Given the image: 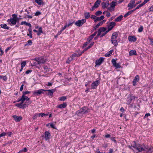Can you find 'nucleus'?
<instances>
[{"label":"nucleus","instance_id":"obj_1","mask_svg":"<svg viewBox=\"0 0 153 153\" xmlns=\"http://www.w3.org/2000/svg\"><path fill=\"white\" fill-rule=\"evenodd\" d=\"M128 147L132 150L134 149L137 152L144 151L147 153H151L153 152V147L136 144L135 141L133 142L131 146H128Z\"/></svg>","mask_w":153,"mask_h":153},{"label":"nucleus","instance_id":"obj_2","mask_svg":"<svg viewBox=\"0 0 153 153\" xmlns=\"http://www.w3.org/2000/svg\"><path fill=\"white\" fill-rule=\"evenodd\" d=\"M89 112V110L88 108L85 107H83L80 109L79 110L76 112V114L78 115H79L80 114L82 113L83 114H86Z\"/></svg>","mask_w":153,"mask_h":153},{"label":"nucleus","instance_id":"obj_3","mask_svg":"<svg viewBox=\"0 0 153 153\" xmlns=\"http://www.w3.org/2000/svg\"><path fill=\"white\" fill-rule=\"evenodd\" d=\"M135 99V96L128 95L127 99V104L128 105H130L132 102L134 101Z\"/></svg>","mask_w":153,"mask_h":153},{"label":"nucleus","instance_id":"obj_4","mask_svg":"<svg viewBox=\"0 0 153 153\" xmlns=\"http://www.w3.org/2000/svg\"><path fill=\"white\" fill-rule=\"evenodd\" d=\"M34 60L36 61L38 64H43L45 62V60L42 57L35 58Z\"/></svg>","mask_w":153,"mask_h":153},{"label":"nucleus","instance_id":"obj_5","mask_svg":"<svg viewBox=\"0 0 153 153\" xmlns=\"http://www.w3.org/2000/svg\"><path fill=\"white\" fill-rule=\"evenodd\" d=\"M86 21V20L85 19L78 20L75 22V24L76 26L80 27L82 26L84 23H85Z\"/></svg>","mask_w":153,"mask_h":153},{"label":"nucleus","instance_id":"obj_6","mask_svg":"<svg viewBox=\"0 0 153 153\" xmlns=\"http://www.w3.org/2000/svg\"><path fill=\"white\" fill-rule=\"evenodd\" d=\"M30 99L27 96H25V95L22 94V97L19 98L17 101V102H19L20 101H22V103H24V101L25 100H29Z\"/></svg>","mask_w":153,"mask_h":153},{"label":"nucleus","instance_id":"obj_7","mask_svg":"<svg viewBox=\"0 0 153 153\" xmlns=\"http://www.w3.org/2000/svg\"><path fill=\"white\" fill-rule=\"evenodd\" d=\"M17 19L14 18H10L7 20L9 24L11 25H16L17 22Z\"/></svg>","mask_w":153,"mask_h":153},{"label":"nucleus","instance_id":"obj_8","mask_svg":"<svg viewBox=\"0 0 153 153\" xmlns=\"http://www.w3.org/2000/svg\"><path fill=\"white\" fill-rule=\"evenodd\" d=\"M100 83V82L99 80H96L91 85V88L92 89L96 88Z\"/></svg>","mask_w":153,"mask_h":153},{"label":"nucleus","instance_id":"obj_9","mask_svg":"<svg viewBox=\"0 0 153 153\" xmlns=\"http://www.w3.org/2000/svg\"><path fill=\"white\" fill-rule=\"evenodd\" d=\"M116 23L114 22H111L108 25V28L107 30L109 32L111 30L113 27L116 25Z\"/></svg>","mask_w":153,"mask_h":153},{"label":"nucleus","instance_id":"obj_10","mask_svg":"<svg viewBox=\"0 0 153 153\" xmlns=\"http://www.w3.org/2000/svg\"><path fill=\"white\" fill-rule=\"evenodd\" d=\"M135 1L134 0H131L130 2L128 4V7H129V10L132 9L133 7H135L136 5L135 4Z\"/></svg>","mask_w":153,"mask_h":153},{"label":"nucleus","instance_id":"obj_11","mask_svg":"<svg viewBox=\"0 0 153 153\" xmlns=\"http://www.w3.org/2000/svg\"><path fill=\"white\" fill-rule=\"evenodd\" d=\"M106 28L105 27H102L100 28L98 30V34H97V36H99L102 33L105 32L106 31Z\"/></svg>","mask_w":153,"mask_h":153},{"label":"nucleus","instance_id":"obj_12","mask_svg":"<svg viewBox=\"0 0 153 153\" xmlns=\"http://www.w3.org/2000/svg\"><path fill=\"white\" fill-rule=\"evenodd\" d=\"M112 64L114 67L116 68H118L121 67V66L119 63H117L116 60L114 59H113L111 61Z\"/></svg>","mask_w":153,"mask_h":153},{"label":"nucleus","instance_id":"obj_13","mask_svg":"<svg viewBox=\"0 0 153 153\" xmlns=\"http://www.w3.org/2000/svg\"><path fill=\"white\" fill-rule=\"evenodd\" d=\"M46 91V90L43 89H40L37 91H34L33 92V94L36 95L38 96L43 93V91Z\"/></svg>","mask_w":153,"mask_h":153},{"label":"nucleus","instance_id":"obj_14","mask_svg":"<svg viewBox=\"0 0 153 153\" xmlns=\"http://www.w3.org/2000/svg\"><path fill=\"white\" fill-rule=\"evenodd\" d=\"M23 103H22V101H21V103H17L15 104V105L18 108H24L25 107V106L26 105V104L25 103L23 104Z\"/></svg>","mask_w":153,"mask_h":153},{"label":"nucleus","instance_id":"obj_15","mask_svg":"<svg viewBox=\"0 0 153 153\" xmlns=\"http://www.w3.org/2000/svg\"><path fill=\"white\" fill-rule=\"evenodd\" d=\"M128 40L130 42H134L137 41V38L135 36H129L128 38Z\"/></svg>","mask_w":153,"mask_h":153},{"label":"nucleus","instance_id":"obj_16","mask_svg":"<svg viewBox=\"0 0 153 153\" xmlns=\"http://www.w3.org/2000/svg\"><path fill=\"white\" fill-rule=\"evenodd\" d=\"M104 58L103 57H101L98 59L96 60L95 62V64L96 65H100L104 61Z\"/></svg>","mask_w":153,"mask_h":153},{"label":"nucleus","instance_id":"obj_17","mask_svg":"<svg viewBox=\"0 0 153 153\" xmlns=\"http://www.w3.org/2000/svg\"><path fill=\"white\" fill-rule=\"evenodd\" d=\"M139 79L140 78L139 76L138 75H136L132 82L133 85V86H135L136 85V83L139 81Z\"/></svg>","mask_w":153,"mask_h":153},{"label":"nucleus","instance_id":"obj_18","mask_svg":"<svg viewBox=\"0 0 153 153\" xmlns=\"http://www.w3.org/2000/svg\"><path fill=\"white\" fill-rule=\"evenodd\" d=\"M111 41L112 44H113L115 46H117L118 45V42L117 39L113 37H111Z\"/></svg>","mask_w":153,"mask_h":153},{"label":"nucleus","instance_id":"obj_19","mask_svg":"<svg viewBox=\"0 0 153 153\" xmlns=\"http://www.w3.org/2000/svg\"><path fill=\"white\" fill-rule=\"evenodd\" d=\"M16 122H19L21 120L22 118L21 116L18 117L16 115H14L13 116Z\"/></svg>","mask_w":153,"mask_h":153},{"label":"nucleus","instance_id":"obj_20","mask_svg":"<svg viewBox=\"0 0 153 153\" xmlns=\"http://www.w3.org/2000/svg\"><path fill=\"white\" fill-rule=\"evenodd\" d=\"M45 139L46 140H48L50 139V137L51 136L50 133L49 132L46 131L45 132Z\"/></svg>","mask_w":153,"mask_h":153},{"label":"nucleus","instance_id":"obj_21","mask_svg":"<svg viewBox=\"0 0 153 153\" xmlns=\"http://www.w3.org/2000/svg\"><path fill=\"white\" fill-rule=\"evenodd\" d=\"M67 105V103L63 102L62 104H61L57 106V107L59 108H65Z\"/></svg>","mask_w":153,"mask_h":153},{"label":"nucleus","instance_id":"obj_22","mask_svg":"<svg viewBox=\"0 0 153 153\" xmlns=\"http://www.w3.org/2000/svg\"><path fill=\"white\" fill-rule=\"evenodd\" d=\"M48 91V92L47 93V94L48 95L52 96L53 94V93L55 91V90L54 89H52L51 90H46Z\"/></svg>","mask_w":153,"mask_h":153},{"label":"nucleus","instance_id":"obj_23","mask_svg":"<svg viewBox=\"0 0 153 153\" xmlns=\"http://www.w3.org/2000/svg\"><path fill=\"white\" fill-rule=\"evenodd\" d=\"M101 2L100 0H97L94 3V6L96 7L97 8L99 6Z\"/></svg>","mask_w":153,"mask_h":153},{"label":"nucleus","instance_id":"obj_24","mask_svg":"<svg viewBox=\"0 0 153 153\" xmlns=\"http://www.w3.org/2000/svg\"><path fill=\"white\" fill-rule=\"evenodd\" d=\"M129 55L132 56L133 55H136L137 53L136 51L135 50H131L129 51Z\"/></svg>","mask_w":153,"mask_h":153},{"label":"nucleus","instance_id":"obj_25","mask_svg":"<svg viewBox=\"0 0 153 153\" xmlns=\"http://www.w3.org/2000/svg\"><path fill=\"white\" fill-rule=\"evenodd\" d=\"M113 52V50H112L110 51L107 52L105 54V56L106 57H109L112 54V52Z\"/></svg>","mask_w":153,"mask_h":153},{"label":"nucleus","instance_id":"obj_26","mask_svg":"<svg viewBox=\"0 0 153 153\" xmlns=\"http://www.w3.org/2000/svg\"><path fill=\"white\" fill-rule=\"evenodd\" d=\"M90 16L91 15L90 13L88 12H86L84 13L85 17V19H88L90 17Z\"/></svg>","mask_w":153,"mask_h":153},{"label":"nucleus","instance_id":"obj_27","mask_svg":"<svg viewBox=\"0 0 153 153\" xmlns=\"http://www.w3.org/2000/svg\"><path fill=\"white\" fill-rule=\"evenodd\" d=\"M35 1L39 5H41L44 4V3L43 1H41L40 0H35Z\"/></svg>","mask_w":153,"mask_h":153},{"label":"nucleus","instance_id":"obj_28","mask_svg":"<svg viewBox=\"0 0 153 153\" xmlns=\"http://www.w3.org/2000/svg\"><path fill=\"white\" fill-rule=\"evenodd\" d=\"M123 17L122 15H120L115 20V21L117 22H120L122 20Z\"/></svg>","mask_w":153,"mask_h":153},{"label":"nucleus","instance_id":"obj_29","mask_svg":"<svg viewBox=\"0 0 153 153\" xmlns=\"http://www.w3.org/2000/svg\"><path fill=\"white\" fill-rule=\"evenodd\" d=\"M0 26L2 28H3L4 29L8 30L9 28V27L7 26L6 24H1L0 25Z\"/></svg>","mask_w":153,"mask_h":153},{"label":"nucleus","instance_id":"obj_30","mask_svg":"<svg viewBox=\"0 0 153 153\" xmlns=\"http://www.w3.org/2000/svg\"><path fill=\"white\" fill-rule=\"evenodd\" d=\"M118 35V33L117 32H114V33L111 36L112 37H113L114 38L116 39H117V36Z\"/></svg>","mask_w":153,"mask_h":153},{"label":"nucleus","instance_id":"obj_31","mask_svg":"<svg viewBox=\"0 0 153 153\" xmlns=\"http://www.w3.org/2000/svg\"><path fill=\"white\" fill-rule=\"evenodd\" d=\"M91 18L92 19H94L95 22H96L97 21V17L94 15H91Z\"/></svg>","mask_w":153,"mask_h":153},{"label":"nucleus","instance_id":"obj_32","mask_svg":"<svg viewBox=\"0 0 153 153\" xmlns=\"http://www.w3.org/2000/svg\"><path fill=\"white\" fill-rule=\"evenodd\" d=\"M94 43V42H91L87 48H86L84 49V51H86L88 49H89V48H91L92 47V46L93 45Z\"/></svg>","mask_w":153,"mask_h":153},{"label":"nucleus","instance_id":"obj_33","mask_svg":"<svg viewBox=\"0 0 153 153\" xmlns=\"http://www.w3.org/2000/svg\"><path fill=\"white\" fill-rule=\"evenodd\" d=\"M48 115V114H45L43 113H39V117L41 116L42 117L47 116Z\"/></svg>","mask_w":153,"mask_h":153},{"label":"nucleus","instance_id":"obj_34","mask_svg":"<svg viewBox=\"0 0 153 153\" xmlns=\"http://www.w3.org/2000/svg\"><path fill=\"white\" fill-rule=\"evenodd\" d=\"M116 5V2L112 1L110 4V6L111 7L114 8L115 7Z\"/></svg>","mask_w":153,"mask_h":153},{"label":"nucleus","instance_id":"obj_35","mask_svg":"<svg viewBox=\"0 0 153 153\" xmlns=\"http://www.w3.org/2000/svg\"><path fill=\"white\" fill-rule=\"evenodd\" d=\"M67 99L66 96H62L59 98V100L60 101H64Z\"/></svg>","mask_w":153,"mask_h":153},{"label":"nucleus","instance_id":"obj_36","mask_svg":"<svg viewBox=\"0 0 153 153\" xmlns=\"http://www.w3.org/2000/svg\"><path fill=\"white\" fill-rule=\"evenodd\" d=\"M27 101L25 102V103L26 104V105L25 106V107H27L30 104H31L32 103V101L30 100H27Z\"/></svg>","mask_w":153,"mask_h":153},{"label":"nucleus","instance_id":"obj_37","mask_svg":"<svg viewBox=\"0 0 153 153\" xmlns=\"http://www.w3.org/2000/svg\"><path fill=\"white\" fill-rule=\"evenodd\" d=\"M143 26H141L139 28L138 30V31L139 32H141L143 31Z\"/></svg>","mask_w":153,"mask_h":153},{"label":"nucleus","instance_id":"obj_38","mask_svg":"<svg viewBox=\"0 0 153 153\" xmlns=\"http://www.w3.org/2000/svg\"><path fill=\"white\" fill-rule=\"evenodd\" d=\"M97 21H100L103 20L104 19V16L102 15L100 17H97Z\"/></svg>","mask_w":153,"mask_h":153},{"label":"nucleus","instance_id":"obj_39","mask_svg":"<svg viewBox=\"0 0 153 153\" xmlns=\"http://www.w3.org/2000/svg\"><path fill=\"white\" fill-rule=\"evenodd\" d=\"M74 22L72 20V21H71V22H70L69 23V24H66L67 26V27H68L70 26H72V25L73 24H74Z\"/></svg>","mask_w":153,"mask_h":153},{"label":"nucleus","instance_id":"obj_40","mask_svg":"<svg viewBox=\"0 0 153 153\" xmlns=\"http://www.w3.org/2000/svg\"><path fill=\"white\" fill-rule=\"evenodd\" d=\"M102 13V12L100 11H98L96 12L95 13V15L96 16H99L101 15Z\"/></svg>","mask_w":153,"mask_h":153},{"label":"nucleus","instance_id":"obj_41","mask_svg":"<svg viewBox=\"0 0 153 153\" xmlns=\"http://www.w3.org/2000/svg\"><path fill=\"white\" fill-rule=\"evenodd\" d=\"M26 61H23L21 63V67L24 68V67L26 65Z\"/></svg>","mask_w":153,"mask_h":153},{"label":"nucleus","instance_id":"obj_42","mask_svg":"<svg viewBox=\"0 0 153 153\" xmlns=\"http://www.w3.org/2000/svg\"><path fill=\"white\" fill-rule=\"evenodd\" d=\"M102 24V22H100L94 27V29H96L97 28H98Z\"/></svg>","mask_w":153,"mask_h":153},{"label":"nucleus","instance_id":"obj_43","mask_svg":"<svg viewBox=\"0 0 153 153\" xmlns=\"http://www.w3.org/2000/svg\"><path fill=\"white\" fill-rule=\"evenodd\" d=\"M38 117H39V113H36L34 114L33 117V119L34 120L36 119Z\"/></svg>","mask_w":153,"mask_h":153},{"label":"nucleus","instance_id":"obj_44","mask_svg":"<svg viewBox=\"0 0 153 153\" xmlns=\"http://www.w3.org/2000/svg\"><path fill=\"white\" fill-rule=\"evenodd\" d=\"M27 43L25 45H31L32 44V42L31 40H29L27 41Z\"/></svg>","mask_w":153,"mask_h":153},{"label":"nucleus","instance_id":"obj_45","mask_svg":"<svg viewBox=\"0 0 153 153\" xmlns=\"http://www.w3.org/2000/svg\"><path fill=\"white\" fill-rule=\"evenodd\" d=\"M131 13L130 11H128L127 13H126L124 16L125 18H126L130 14H131Z\"/></svg>","mask_w":153,"mask_h":153},{"label":"nucleus","instance_id":"obj_46","mask_svg":"<svg viewBox=\"0 0 153 153\" xmlns=\"http://www.w3.org/2000/svg\"><path fill=\"white\" fill-rule=\"evenodd\" d=\"M148 39L150 40V45H153V39L149 37L148 38Z\"/></svg>","mask_w":153,"mask_h":153},{"label":"nucleus","instance_id":"obj_47","mask_svg":"<svg viewBox=\"0 0 153 153\" xmlns=\"http://www.w3.org/2000/svg\"><path fill=\"white\" fill-rule=\"evenodd\" d=\"M0 76L1 77L0 78V79H2L3 80L5 81H6L7 80V77L6 76H2L0 75Z\"/></svg>","mask_w":153,"mask_h":153},{"label":"nucleus","instance_id":"obj_48","mask_svg":"<svg viewBox=\"0 0 153 153\" xmlns=\"http://www.w3.org/2000/svg\"><path fill=\"white\" fill-rule=\"evenodd\" d=\"M109 32L107 30L104 33H102V34H101L100 36V37H102L104 36L107 33Z\"/></svg>","mask_w":153,"mask_h":153},{"label":"nucleus","instance_id":"obj_49","mask_svg":"<svg viewBox=\"0 0 153 153\" xmlns=\"http://www.w3.org/2000/svg\"><path fill=\"white\" fill-rule=\"evenodd\" d=\"M41 14V13L39 11H37L35 14V16H38Z\"/></svg>","mask_w":153,"mask_h":153},{"label":"nucleus","instance_id":"obj_50","mask_svg":"<svg viewBox=\"0 0 153 153\" xmlns=\"http://www.w3.org/2000/svg\"><path fill=\"white\" fill-rule=\"evenodd\" d=\"M94 37L92 35L89 36L88 39V41L90 42V41H91Z\"/></svg>","mask_w":153,"mask_h":153},{"label":"nucleus","instance_id":"obj_51","mask_svg":"<svg viewBox=\"0 0 153 153\" xmlns=\"http://www.w3.org/2000/svg\"><path fill=\"white\" fill-rule=\"evenodd\" d=\"M144 5L143 4V3L142 4H139L136 8V9H139L140 7H142Z\"/></svg>","mask_w":153,"mask_h":153},{"label":"nucleus","instance_id":"obj_52","mask_svg":"<svg viewBox=\"0 0 153 153\" xmlns=\"http://www.w3.org/2000/svg\"><path fill=\"white\" fill-rule=\"evenodd\" d=\"M50 126L52 128H53L56 129L55 126L52 123H50Z\"/></svg>","mask_w":153,"mask_h":153},{"label":"nucleus","instance_id":"obj_53","mask_svg":"<svg viewBox=\"0 0 153 153\" xmlns=\"http://www.w3.org/2000/svg\"><path fill=\"white\" fill-rule=\"evenodd\" d=\"M148 10L149 12H153V5Z\"/></svg>","mask_w":153,"mask_h":153},{"label":"nucleus","instance_id":"obj_54","mask_svg":"<svg viewBox=\"0 0 153 153\" xmlns=\"http://www.w3.org/2000/svg\"><path fill=\"white\" fill-rule=\"evenodd\" d=\"M71 56L73 57L74 58L76 57L79 56V54H78L76 53H74V54L72 55Z\"/></svg>","mask_w":153,"mask_h":153},{"label":"nucleus","instance_id":"obj_55","mask_svg":"<svg viewBox=\"0 0 153 153\" xmlns=\"http://www.w3.org/2000/svg\"><path fill=\"white\" fill-rule=\"evenodd\" d=\"M44 69L47 72H48L49 71V69L47 66H45L44 67Z\"/></svg>","mask_w":153,"mask_h":153},{"label":"nucleus","instance_id":"obj_56","mask_svg":"<svg viewBox=\"0 0 153 153\" xmlns=\"http://www.w3.org/2000/svg\"><path fill=\"white\" fill-rule=\"evenodd\" d=\"M30 91H25V92H23L22 94L25 95L27 94H30Z\"/></svg>","mask_w":153,"mask_h":153},{"label":"nucleus","instance_id":"obj_57","mask_svg":"<svg viewBox=\"0 0 153 153\" xmlns=\"http://www.w3.org/2000/svg\"><path fill=\"white\" fill-rule=\"evenodd\" d=\"M6 134V133L5 132H3L2 133L0 134V137H3V136H5V135Z\"/></svg>","mask_w":153,"mask_h":153},{"label":"nucleus","instance_id":"obj_58","mask_svg":"<svg viewBox=\"0 0 153 153\" xmlns=\"http://www.w3.org/2000/svg\"><path fill=\"white\" fill-rule=\"evenodd\" d=\"M108 9L110 11H114V8L111 7V6L108 8Z\"/></svg>","mask_w":153,"mask_h":153},{"label":"nucleus","instance_id":"obj_59","mask_svg":"<svg viewBox=\"0 0 153 153\" xmlns=\"http://www.w3.org/2000/svg\"><path fill=\"white\" fill-rule=\"evenodd\" d=\"M106 12V16L107 17H109L111 16L110 13L109 12Z\"/></svg>","mask_w":153,"mask_h":153},{"label":"nucleus","instance_id":"obj_60","mask_svg":"<svg viewBox=\"0 0 153 153\" xmlns=\"http://www.w3.org/2000/svg\"><path fill=\"white\" fill-rule=\"evenodd\" d=\"M115 137H111V139L112 140V141H114V142L115 143H116V142H117V141H116V140H115Z\"/></svg>","mask_w":153,"mask_h":153},{"label":"nucleus","instance_id":"obj_61","mask_svg":"<svg viewBox=\"0 0 153 153\" xmlns=\"http://www.w3.org/2000/svg\"><path fill=\"white\" fill-rule=\"evenodd\" d=\"M107 7L106 4L104 3H103L102 7L103 8H105Z\"/></svg>","mask_w":153,"mask_h":153},{"label":"nucleus","instance_id":"obj_62","mask_svg":"<svg viewBox=\"0 0 153 153\" xmlns=\"http://www.w3.org/2000/svg\"><path fill=\"white\" fill-rule=\"evenodd\" d=\"M38 31L40 33H43V31L42 27H40L39 28V31Z\"/></svg>","mask_w":153,"mask_h":153},{"label":"nucleus","instance_id":"obj_63","mask_svg":"<svg viewBox=\"0 0 153 153\" xmlns=\"http://www.w3.org/2000/svg\"><path fill=\"white\" fill-rule=\"evenodd\" d=\"M0 51L1 52V53L0 54V55L1 56L2 54H3L4 53L3 51L2 50L1 47H0Z\"/></svg>","mask_w":153,"mask_h":153},{"label":"nucleus","instance_id":"obj_64","mask_svg":"<svg viewBox=\"0 0 153 153\" xmlns=\"http://www.w3.org/2000/svg\"><path fill=\"white\" fill-rule=\"evenodd\" d=\"M27 22L25 21H22L21 22V25H26Z\"/></svg>","mask_w":153,"mask_h":153}]
</instances>
